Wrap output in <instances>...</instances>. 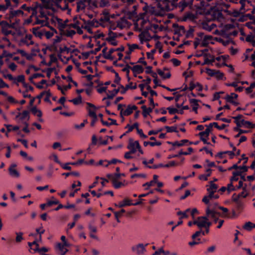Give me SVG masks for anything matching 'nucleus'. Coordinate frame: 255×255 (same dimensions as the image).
I'll return each mask as SVG.
<instances>
[{
	"label": "nucleus",
	"mask_w": 255,
	"mask_h": 255,
	"mask_svg": "<svg viewBox=\"0 0 255 255\" xmlns=\"http://www.w3.org/2000/svg\"><path fill=\"white\" fill-rule=\"evenodd\" d=\"M143 9L144 10L143 17L139 19H145V21L157 23L161 22V20L158 19L157 16L164 15L165 11L167 10L166 8H160L159 5L157 8L151 6H145Z\"/></svg>",
	"instance_id": "nucleus-1"
},
{
	"label": "nucleus",
	"mask_w": 255,
	"mask_h": 255,
	"mask_svg": "<svg viewBox=\"0 0 255 255\" xmlns=\"http://www.w3.org/2000/svg\"><path fill=\"white\" fill-rule=\"evenodd\" d=\"M134 28L136 31L150 30L154 33L161 31L163 29V27L159 25L158 23L145 21V19H138L134 23Z\"/></svg>",
	"instance_id": "nucleus-2"
},
{
	"label": "nucleus",
	"mask_w": 255,
	"mask_h": 255,
	"mask_svg": "<svg viewBox=\"0 0 255 255\" xmlns=\"http://www.w3.org/2000/svg\"><path fill=\"white\" fill-rule=\"evenodd\" d=\"M143 151L137 140H133L132 139L128 140V159H138Z\"/></svg>",
	"instance_id": "nucleus-3"
},
{
	"label": "nucleus",
	"mask_w": 255,
	"mask_h": 255,
	"mask_svg": "<svg viewBox=\"0 0 255 255\" xmlns=\"http://www.w3.org/2000/svg\"><path fill=\"white\" fill-rule=\"evenodd\" d=\"M86 104L88 107L87 108L88 115L93 118L91 123V126L94 127L96 123L98 121V116L95 112V110L97 109V108L94 105L90 103L87 102Z\"/></svg>",
	"instance_id": "nucleus-4"
},
{
	"label": "nucleus",
	"mask_w": 255,
	"mask_h": 255,
	"mask_svg": "<svg viewBox=\"0 0 255 255\" xmlns=\"http://www.w3.org/2000/svg\"><path fill=\"white\" fill-rule=\"evenodd\" d=\"M235 120V123L239 127H244L245 128H253L254 124L250 121H245L242 119V116L239 115L236 117H233Z\"/></svg>",
	"instance_id": "nucleus-5"
},
{
	"label": "nucleus",
	"mask_w": 255,
	"mask_h": 255,
	"mask_svg": "<svg viewBox=\"0 0 255 255\" xmlns=\"http://www.w3.org/2000/svg\"><path fill=\"white\" fill-rule=\"evenodd\" d=\"M201 72H205L210 76L215 77L217 80H223L224 78L223 73L217 70L205 68L201 69Z\"/></svg>",
	"instance_id": "nucleus-6"
},
{
	"label": "nucleus",
	"mask_w": 255,
	"mask_h": 255,
	"mask_svg": "<svg viewBox=\"0 0 255 255\" xmlns=\"http://www.w3.org/2000/svg\"><path fill=\"white\" fill-rule=\"evenodd\" d=\"M196 225L200 229L203 228H210L212 225L211 222L209 220V219L206 216L198 217L196 219Z\"/></svg>",
	"instance_id": "nucleus-7"
},
{
	"label": "nucleus",
	"mask_w": 255,
	"mask_h": 255,
	"mask_svg": "<svg viewBox=\"0 0 255 255\" xmlns=\"http://www.w3.org/2000/svg\"><path fill=\"white\" fill-rule=\"evenodd\" d=\"M206 214L209 220L212 219L215 223L217 222L219 213L213 208L212 205H209L206 208Z\"/></svg>",
	"instance_id": "nucleus-8"
},
{
	"label": "nucleus",
	"mask_w": 255,
	"mask_h": 255,
	"mask_svg": "<svg viewBox=\"0 0 255 255\" xmlns=\"http://www.w3.org/2000/svg\"><path fill=\"white\" fill-rule=\"evenodd\" d=\"M148 244L145 245L140 243L131 248V251L136 255H144L146 252V247Z\"/></svg>",
	"instance_id": "nucleus-9"
},
{
	"label": "nucleus",
	"mask_w": 255,
	"mask_h": 255,
	"mask_svg": "<svg viewBox=\"0 0 255 255\" xmlns=\"http://www.w3.org/2000/svg\"><path fill=\"white\" fill-rule=\"evenodd\" d=\"M14 23L9 24L6 21L2 20L0 21V28H1V32L7 36L11 33V31L8 30V28H13Z\"/></svg>",
	"instance_id": "nucleus-10"
},
{
	"label": "nucleus",
	"mask_w": 255,
	"mask_h": 255,
	"mask_svg": "<svg viewBox=\"0 0 255 255\" xmlns=\"http://www.w3.org/2000/svg\"><path fill=\"white\" fill-rule=\"evenodd\" d=\"M238 95L235 93H231L230 94H227L225 99L227 102L232 104L235 106H237L239 105V102L238 101Z\"/></svg>",
	"instance_id": "nucleus-11"
},
{
	"label": "nucleus",
	"mask_w": 255,
	"mask_h": 255,
	"mask_svg": "<svg viewBox=\"0 0 255 255\" xmlns=\"http://www.w3.org/2000/svg\"><path fill=\"white\" fill-rule=\"evenodd\" d=\"M251 51L252 50L250 49H247L246 52L244 53V56L245 57V60L250 59L252 61L251 65L255 68V51L250 55V53Z\"/></svg>",
	"instance_id": "nucleus-12"
},
{
	"label": "nucleus",
	"mask_w": 255,
	"mask_h": 255,
	"mask_svg": "<svg viewBox=\"0 0 255 255\" xmlns=\"http://www.w3.org/2000/svg\"><path fill=\"white\" fill-rule=\"evenodd\" d=\"M147 31H144L139 35V38L141 43L149 41L151 39L152 37Z\"/></svg>",
	"instance_id": "nucleus-13"
},
{
	"label": "nucleus",
	"mask_w": 255,
	"mask_h": 255,
	"mask_svg": "<svg viewBox=\"0 0 255 255\" xmlns=\"http://www.w3.org/2000/svg\"><path fill=\"white\" fill-rule=\"evenodd\" d=\"M158 73L163 79H168L171 77L170 72L167 68H164L162 70H158Z\"/></svg>",
	"instance_id": "nucleus-14"
},
{
	"label": "nucleus",
	"mask_w": 255,
	"mask_h": 255,
	"mask_svg": "<svg viewBox=\"0 0 255 255\" xmlns=\"http://www.w3.org/2000/svg\"><path fill=\"white\" fill-rule=\"evenodd\" d=\"M118 110L120 111L121 117L128 116V107L126 105L119 104L118 107Z\"/></svg>",
	"instance_id": "nucleus-15"
},
{
	"label": "nucleus",
	"mask_w": 255,
	"mask_h": 255,
	"mask_svg": "<svg viewBox=\"0 0 255 255\" xmlns=\"http://www.w3.org/2000/svg\"><path fill=\"white\" fill-rule=\"evenodd\" d=\"M16 167V164H12L9 168V173L10 176L13 177H18L19 173L14 168Z\"/></svg>",
	"instance_id": "nucleus-16"
},
{
	"label": "nucleus",
	"mask_w": 255,
	"mask_h": 255,
	"mask_svg": "<svg viewBox=\"0 0 255 255\" xmlns=\"http://www.w3.org/2000/svg\"><path fill=\"white\" fill-rule=\"evenodd\" d=\"M218 189V186L214 183L213 181L210 182V185L207 190L209 194L212 195L213 193H215Z\"/></svg>",
	"instance_id": "nucleus-17"
},
{
	"label": "nucleus",
	"mask_w": 255,
	"mask_h": 255,
	"mask_svg": "<svg viewBox=\"0 0 255 255\" xmlns=\"http://www.w3.org/2000/svg\"><path fill=\"white\" fill-rule=\"evenodd\" d=\"M55 249L60 251L59 254L60 255H65L66 253L68 251L67 249L64 248V245L60 243L57 244Z\"/></svg>",
	"instance_id": "nucleus-18"
},
{
	"label": "nucleus",
	"mask_w": 255,
	"mask_h": 255,
	"mask_svg": "<svg viewBox=\"0 0 255 255\" xmlns=\"http://www.w3.org/2000/svg\"><path fill=\"white\" fill-rule=\"evenodd\" d=\"M212 38V37L211 36H205L199 44L202 47L205 46L210 43ZM211 43L212 42H211Z\"/></svg>",
	"instance_id": "nucleus-19"
},
{
	"label": "nucleus",
	"mask_w": 255,
	"mask_h": 255,
	"mask_svg": "<svg viewBox=\"0 0 255 255\" xmlns=\"http://www.w3.org/2000/svg\"><path fill=\"white\" fill-rule=\"evenodd\" d=\"M24 12L21 9H18L16 10H10L9 12V18H13L14 17H16L17 16L19 15H22L23 14Z\"/></svg>",
	"instance_id": "nucleus-20"
},
{
	"label": "nucleus",
	"mask_w": 255,
	"mask_h": 255,
	"mask_svg": "<svg viewBox=\"0 0 255 255\" xmlns=\"http://www.w3.org/2000/svg\"><path fill=\"white\" fill-rule=\"evenodd\" d=\"M206 127L207 128L205 129V130L204 131L200 132L199 133V135H200V136L205 137H209V134H210V132L211 131L212 129L211 128V126H209V125H206Z\"/></svg>",
	"instance_id": "nucleus-21"
},
{
	"label": "nucleus",
	"mask_w": 255,
	"mask_h": 255,
	"mask_svg": "<svg viewBox=\"0 0 255 255\" xmlns=\"http://www.w3.org/2000/svg\"><path fill=\"white\" fill-rule=\"evenodd\" d=\"M122 176V174L120 173H115L114 174H108L107 177L112 181H117Z\"/></svg>",
	"instance_id": "nucleus-22"
},
{
	"label": "nucleus",
	"mask_w": 255,
	"mask_h": 255,
	"mask_svg": "<svg viewBox=\"0 0 255 255\" xmlns=\"http://www.w3.org/2000/svg\"><path fill=\"white\" fill-rule=\"evenodd\" d=\"M190 103L192 105L193 108V111L197 113V110L198 109V101L195 99H191L189 100Z\"/></svg>",
	"instance_id": "nucleus-23"
},
{
	"label": "nucleus",
	"mask_w": 255,
	"mask_h": 255,
	"mask_svg": "<svg viewBox=\"0 0 255 255\" xmlns=\"http://www.w3.org/2000/svg\"><path fill=\"white\" fill-rule=\"evenodd\" d=\"M131 70L135 76H136L137 74H139L141 73L143 71L142 67L140 65H135L132 67L131 68Z\"/></svg>",
	"instance_id": "nucleus-24"
},
{
	"label": "nucleus",
	"mask_w": 255,
	"mask_h": 255,
	"mask_svg": "<svg viewBox=\"0 0 255 255\" xmlns=\"http://www.w3.org/2000/svg\"><path fill=\"white\" fill-rule=\"evenodd\" d=\"M33 251L34 253L38 252L41 255H46L45 253L48 251V249L45 247H42L39 249V247H37L33 249Z\"/></svg>",
	"instance_id": "nucleus-25"
},
{
	"label": "nucleus",
	"mask_w": 255,
	"mask_h": 255,
	"mask_svg": "<svg viewBox=\"0 0 255 255\" xmlns=\"http://www.w3.org/2000/svg\"><path fill=\"white\" fill-rule=\"evenodd\" d=\"M158 176L156 175H153V179L152 180H150L149 182H146L144 184H143V186H147V188L146 189H147L150 186H153L155 183L157 182V180L158 179Z\"/></svg>",
	"instance_id": "nucleus-26"
},
{
	"label": "nucleus",
	"mask_w": 255,
	"mask_h": 255,
	"mask_svg": "<svg viewBox=\"0 0 255 255\" xmlns=\"http://www.w3.org/2000/svg\"><path fill=\"white\" fill-rule=\"evenodd\" d=\"M188 141V140L187 139H183L180 141L169 142L168 143L171 144L172 146H181Z\"/></svg>",
	"instance_id": "nucleus-27"
},
{
	"label": "nucleus",
	"mask_w": 255,
	"mask_h": 255,
	"mask_svg": "<svg viewBox=\"0 0 255 255\" xmlns=\"http://www.w3.org/2000/svg\"><path fill=\"white\" fill-rule=\"evenodd\" d=\"M207 173L205 174H202L199 176V178L200 180L202 181H206L211 174V170L208 169L206 170Z\"/></svg>",
	"instance_id": "nucleus-28"
},
{
	"label": "nucleus",
	"mask_w": 255,
	"mask_h": 255,
	"mask_svg": "<svg viewBox=\"0 0 255 255\" xmlns=\"http://www.w3.org/2000/svg\"><path fill=\"white\" fill-rule=\"evenodd\" d=\"M31 112L34 115L36 116L39 118H41L42 116V112L37 109L36 107H33L31 109Z\"/></svg>",
	"instance_id": "nucleus-29"
},
{
	"label": "nucleus",
	"mask_w": 255,
	"mask_h": 255,
	"mask_svg": "<svg viewBox=\"0 0 255 255\" xmlns=\"http://www.w3.org/2000/svg\"><path fill=\"white\" fill-rule=\"evenodd\" d=\"M190 211V209H187L185 211L182 212L179 211L177 212V214L179 216H180V219L183 218H187L188 217V213Z\"/></svg>",
	"instance_id": "nucleus-30"
},
{
	"label": "nucleus",
	"mask_w": 255,
	"mask_h": 255,
	"mask_svg": "<svg viewBox=\"0 0 255 255\" xmlns=\"http://www.w3.org/2000/svg\"><path fill=\"white\" fill-rule=\"evenodd\" d=\"M38 29V27H33L32 28V32L36 37L41 38L43 34L41 31H39Z\"/></svg>",
	"instance_id": "nucleus-31"
},
{
	"label": "nucleus",
	"mask_w": 255,
	"mask_h": 255,
	"mask_svg": "<svg viewBox=\"0 0 255 255\" xmlns=\"http://www.w3.org/2000/svg\"><path fill=\"white\" fill-rule=\"evenodd\" d=\"M109 36L107 37L106 39V40L107 41H113L117 36V33L115 32H113L111 30L109 31Z\"/></svg>",
	"instance_id": "nucleus-32"
},
{
	"label": "nucleus",
	"mask_w": 255,
	"mask_h": 255,
	"mask_svg": "<svg viewBox=\"0 0 255 255\" xmlns=\"http://www.w3.org/2000/svg\"><path fill=\"white\" fill-rule=\"evenodd\" d=\"M39 77H44V75L41 73H35L29 78V80L31 83L35 85V83L33 82V79H36Z\"/></svg>",
	"instance_id": "nucleus-33"
},
{
	"label": "nucleus",
	"mask_w": 255,
	"mask_h": 255,
	"mask_svg": "<svg viewBox=\"0 0 255 255\" xmlns=\"http://www.w3.org/2000/svg\"><path fill=\"white\" fill-rule=\"evenodd\" d=\"M138 125L137 123H134V127L136 129L137 132L139 134V135L141 137H142L143 138H147V136L143 133L142 130L141 129H139L138 128Z\"/></svg>",
	"instance_id": "nucleus-34"
},
{
	"label": "nucleus",
	"mask_w": 255,
	"mask_h": 255,
	"mask_svg": "<svg viewBox=\"0 0 255 255\" xmlns=\"http://www.w3.org/2000/svg\"><path fill=\"white\" fill-rule=\"evenodd\" d=\"M121 21H118L117 27H119L121 28H123L126 25H128V20L123 18L121 19Z\"/></svg>",
	"instance_id": "nucleus-35"
},
{
	"label": "nucleus",
	"mask_w": 255,
	"mask_h": 255,
	"mask_svg": "<svg viewBox=\"0 0 255 255\" xmlns=\"http://www.w3.org/2000/svg\"><path fill=\"white\" fill-rule=\"evenodd\" d=\"M215 40L222 44L224 46H227L232 42L230 39L224 40L221 38H216Z\"/></svg>",
	"instance_id": "nucleus-36"
},
{
	"label": "nucleus",
	"mask_w": 255,
	"mask_h": 255,
	"mask_svg": "<svg viewBox=\"0 0 255 255\" xmlns=\"http://www.w3.org/2000/svg\"><path fill=\"white\" fill-rule=\"evenodd\" d=\"M126 212L125 210L123 209H121L118 212H114V214L115 216V218L117 220V222H120L119 217L121 216L124 213Z\"/></svg>",
	"instance_id": "nucleus-37"
},
{
	"label": "nucleus",
	"mask_w": 255,
	"mask_h": 255,
	"mask_svg": "<svg viewBox=\"0 0 255 255\" xmlns=\"http://www.w3.org/2000/svg\"><path fill=\"white\" fill-rule=\"evenodd\" d=\"M29 112L28 111H26V110H24L21 113H19L18 114V115H17L16 116V117H17L19 115H21V116L20 117V119L21 120H23L24 119H25V118H26L27 117H28V120H29Z\"/></svg>",
	"instance_id": "nucleus-38"
},
{
	"label": "nucleus",
	"mask_w": 255,
	"mask_h": 255,
	"mask_svg": "<svg viewBox=\"0 0 255 255\" xmlns=\"http://www.w3.org/2000/svg\"><path fill=\"white\" fill-rule=\"evenodd\" d=\"M143 109V115L144 117H146L152 111L153 108L149 107L147 108L145 106L142 107Z\"/></svg>",
	"instance_id": "nucleus-39"
},
{
	"label": "nucleus",
	"mask_w": 255,
	"mask_h": 255,
	"mask_svg": "<svg viewBox=\"0 0 255 255\" xmlns=\"http://www.w3.org/2000/svg\"><path fill=\"white\" fill-rule=\"evenodd\" d=\"M56 20L58 22V24L59 26V28L60 30H62L63 29L65 28L66 27V23L62 22V19L61 18L56 17Z\"/></svg>",
	"instance_id": "nucleus-40"
},
{
	"label": "nucleus",
	"mask_w": 255,
	"mask_h": 255,
	"mask_svg": "<svg viewBox=\"0 0 255 255\" xmlns=\"http://www.w3.org/2000/svg\"><path fill=\"white\" fill-rule=\"evenodd\" d=\"M15 234L16 235L15 238V242L16 243H20L24 239L22 232H16Z\"/></svg>",
	"instance_id": "nucleus-41"
},
{
	"label": "nucleus",
	"mask_w": 255,
	"mask_h": 255,
	"mask_svg": "<svg viewBox=\"0 0 255 255\" xmlns=\"http://www.w3.org/2000/svg\"><path fill=\"white\" fill-rule=\"evenodd\" d=\"M69 102L73 103L75 105H78L82 103V97L79 95L77 98L69 100Z\"/></svg>",
	"instance_id": "nucleus-42"
},
{
	"label": "nucleus",
	"mask_w": 255,
	"mask_h": 255,
	"mask_svg": "<svg viewBox=\"0 0 255 255\" xmlns=\"http://www.w3.org/2000/svg\"><path fill=\"white\" fill-rule=\"evenodd\" d=\"M209 126H211V129H212L213 127H215L219 129H223L226 127V125L225 124H222L221 126H218V124L215 122L210 124Z\"/></svg>",
	"instance_id": "nucleus-43"
},
{
	"label": "nucleus",
	"mask_w": 255,
	"mask_h": 255,
	"mask_svg": "<svg viewBox=\"0 0 255 255\" xmlns=\"http://www.w3.org/2000/svg\"><path fill=\"white\" fill-rule=\"evenodd\" d=\"M81 19L83 20L85 24H86V25H90V27L95 26V23H98V21L96 19H94L92 21L88 20L87 21L84 19H82V18H81Z\"/></svg>",
	"instance_id": "nucleus-44"
},
{
	"label": "nucleus",
	"mask_w": 255,
	"mask_h": 255,
	"mask_svg": "<svg viewBox=\"0 0 255 255\" xmlns=\"http://www.w3.org/2000/svg\"><path fill=\"white\" fill-rule=\"evenodd\" d=\"M107 164L105 165V167H108L110 164H115L118 162H122V161L119 159L113 158L111 160H106Z\"/></svg>",
	"instance_id": "nucleus-45"
},
{
	"label": "nucleus",
	"mask_w": 255,
	"mask_h": 255,
	"mask_svg": "<svg viewBox=\"0 0 255 255\" xmlns=\"http://www.w3.org/2000/svg\"><path fill=\"white\" fill-rule=\"evenodd\" d=\"M59 51L60 53L58 54V56L59 58H61V53H63L64 52H66L67 53H68L70 52V49L65 46L63 48L60 47Z\"/></svg>",
	"instance_id": "nucleus-46"
},
{
	"label": "nucleus",
	"mask_w": 255,
	"mask_h": 255,
	"mask_svg": "<svg viewBox=\"0 0 255 255\" xmlns=\"http://www.w3.org/2000/svg\"><path fill=\"white\" fill-rule=\"evenodd\" d=\"M229 59V56L228 55H221L216 58L218 61H222L223 62L227 61Z\"/></svg>",
	"instance_id": "nucleus-47"
},
{
	"label": "nucleus",
	"mask_w": 255,
	"mask_h": 255,
	"mask_svg": "<svg viewBox=\"0 0 255 255\" xmlns=\"http://www.w3.org/2000/svg\"><path fill=\"white\" fill-rule=\"evenodd\" d=\"M85 8V5L84 2L83 1H80L77 2V10L79 11L80 10H83Z\"/></svg>",
	"instance_id": "nucleus-48"
},
{
	"label": "nucleus",
	"mask_w": 255,
	"mask_h": 255,
	"mask_svg": "<svg viewBox=\"0 0 255 255\" xmlns=\"http://www.w3.org/2000/svg\"><path fill=\"white\" fill-rule=\"evenodd\" d=\"M233 182H231L227 185V190L229 192L236 190V186L233 185Z\"/></svg>",
	"instance_id": "nucleus-49"
},
{
	"label": "nucleus",
	"mask_w": 255,
	"mask_h": 255,
	"mask_svg": "<svg viewBox=\"0 0 255 255\" xmlns=\"http://www.w3.org/2000/svg\"><path fill=\"white\" fill-rule=\"evenodd\" d=\"M116 205L120 208L128 206V198H125L124 200L120 202L118 205L116 204Z\"/></svg>",
	"instance_id": "nucleus-50"
},
{
	"label": "nucleus",
	"mask_w": 255,
	"mask_h": 255,
	"mask_svg": "<svg viewBox=\"0 0 255 255\" xmlns=\"http://www.w3.org/2000/svg\"><path fill=\"white\" fill-rule=\"evenodd\" d=\"M249 195V192L246 188V187L243 188V191L240 193L238 195V197H243V198H246L247 196H248Z\"/></svg>",
	"instance_id": "nucleus-51"
},
{
	"label": "nucleus",
	"mask_w": 255,
	"mask_h": 255,
	"mask_svg": "<svg viewBox=\"0 0 255 255\" xmlns=\"http://www.w3.org/2000/svg\"><path fill=\"white\" fill-rule=\"evenodd\" d=\"M62 175H65L66 177H68L70 175H73V176L78 177L80 175V174L78 172L72 171V172H70L63 173H62Z\"/></svg>",
	"instance_id": "nucleus-52"
},
{
	"label": "nucleus",
	"mask_w": 255,
	"mask_h": 255,
	"mask_svg": "<svg viewBox=\"0 0 255 255\" xmlns=\"http://www.w3.org/2000/svg\"><path fill=\"white\" fill-rule=\"evenodd\" d=\"M211 195L209 194L208 195V196H205L203 199H202V201L203 202H204L205 204L208 205V206L210 204H211L210 202V201H211Z\"/></svg>",
	"instance_id": "nucleus-53"
},
{
	"label": "nucleus",
	"mask_w": 255,
	"mask_h": 255,
	"mask_svg": "<svg viewBox=\"0 0 255 255\" xmlns=\"http://www.w3.org/2000/svg\"><path fill=\"white\" fill-rule=\"evenodd\" d=\"M188 5L187 2L185 0H182L179 2V7L180 10L182 11L185 7Z\"/></svg>",
	"instance_id": "nucleus-54"
},
{
	"label": "nucleus",
	"mask_w": 255,
	"mask_h": 255,
	"mask_svg": "<svg viewBox=\"0 0 255 255\" xmlns=\"http://www.w3.org/2000/svg\"><path fill=\"white\" fill-rule=\"evenodd\" d=\"M113 185L116 189H119L124 184L122 182H118V181H112Z\"/></svg>",
	"instance_id": "nucleus-55"
},
{
	"label": "nucleus",
	"mask_w": 255,
	"mask_h": 255,
	"mask_svg": "<svg viewBox=\"0 0 255 255\" xmlns=\"http://www.w3.org/2000/svg\"><path fill=\"white\" fill-rule=\"evenodd\" d=\"M45 95H46V97L44 99V101L46 102L51 103V102L50 100V97L52 95L50 91L49 90L46 91Z\"/></svg>",
	"instance_id": "nucleus-56"
},
{
	"label": "nucleus",
	"mask_w": 255,
	"mask_h": 255,
	"mask_svg": "<svg viewBox=\"0 0 255 255\" xmlns=\"http://www.w3.org/2000/svg\"><path fill=\"white\" fill-rule=\"evenodd\" d=\"M191 215L193 219H195V215L199 214V212L196 208H193L192 210H190Z\"/></svg>",
	"instance_id": "nucleus-57"
},
{
	"label": "nucleus",
	"mask_w": 255,
	"mask_h": 255,
	"mask_svg": "<svg viewBox=\"0 0 255 255\" xmlns=\"http://www.w3.org/2000/svg\"><path fill=\"white\" fill-rule=\"evenodd\" d=\"M15 80H16L17 82L22 83L23 85L24 84V83H25L24 82L25 77L23 75L18 76L17 78H15Z\"/></svg>",
	"instance_id": "nucleus-58"
},
{
	"label": "nucleus",
	"mask_w": 255,
	"mask_h": 255,
	"mask_svg": "<svg viewBox=\"0 0 255 255\" xmlns=\"http://www.w3.org/2000/svg\"><path fill=\"white\" fill-rule=\"evenodd\" d=\"M167 110H168L169 113L171 115L176 114L177 113L178 109L173 107H170L167 108Z\"/></svg>",
	"instance_id": "nucleus-59"
},
{
	"label": "nucleus",
	"mask_w": 255,
	"mask_h": 255,
	"mask_svg": "<svg viewBox=\"0 0 255 255\" xmlns=\"http://www.w3.org/2000/svg\"><path fill=\"white\" fill-rule=\"evenodd\" d=\"M70 165H71L70 162H68L65 164H63L62 163H61L60 166L64 169L70 170L71 169V167L69 166Z\"/></svg>",
	"instance_id": "nucleus-60"
},
{
	"label": "nucleus",
	"mask_w": 255,
	"mask_h": 255,
	"mask_svg": "<svg viewBox=\"0 0 255 255\" xmlns=\"http://www.w3.org/2000/svg\"><path fill=\"white\" fill-rule=\"evenodd\" d=\"M59 203V202L57 200H49L47 202V206H51L53 205H57Z\"/></svg>",
	"instance_id": "nucleus-61"
},
{
	"label": "nucleus",
	"mask_w": 255,
	"mask_h": 255,
	"mask_svg": "<svg viewBox=\"0 0 255 255\" xmlns=\"http://www.w3.org/2000/svg\"><path fill=\"white\" fill-rule=\"evenodd\" d=\"M253 227V224L250 222L246 223L244 226V228L247 230H250Z\"/></svg>",
	"instance_id": "nucleus-62"
},
{
	"label": "nucleus",
	"mask_w": 255,
	"mask_h": 255,
	"mask_svg": "<svg viewBox=\"0 0 255 255\" xmlns=\"http://www.w3.org/2000/svg\"><path fill=\"white\" fill-rule=\"evenodd\" d=\"M85 161L84 159H80L78 161L73 162H70L71 165H78L82 164L83 163H85Z\"/></svg>",
	"instance_id": "nucleus-63"
},
{
	"label": "nucleus",
	"mask_w": 255,
	"mask_h": 255,
	"mask_svg": "<svg viewBox=\"0 0 255 255\" xmlns=\"http://www.w3.org/2000/svg\"><path fill=\"white\" fill-rule=\"evenodd\" d=\"M255 88V83L251 84L250 87L246 88L247 93H251L252 92V89Z\"/></svg>",
	"instance_id": "nucleus-64"
}]
</instances>
